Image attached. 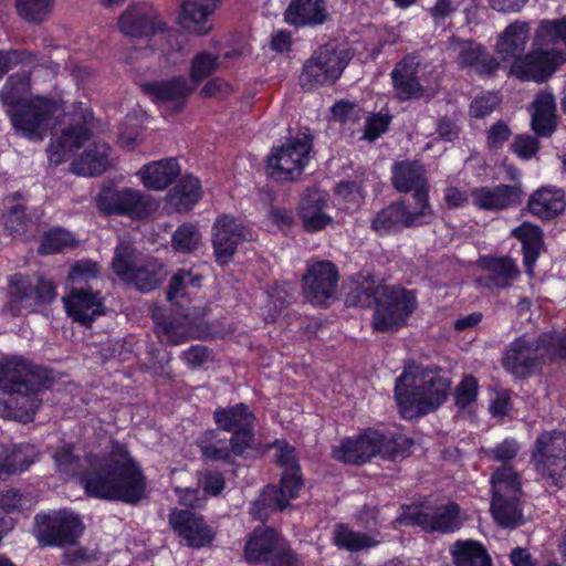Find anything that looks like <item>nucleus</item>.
Returning <instances> with one entry per match:
<instances>
[{
  "mask_svg": "<svg viewBox=\"0 0 566 566\" xmlns=\"http://www.w3.org/2000/svg\"><path fill=\"white\" fill-rule=\"evenodd\" d=\"M6 228L14 237L25 235L28 231V221L24 219V208L22 206L17 205L11 208L6 221Z\"/></svg>",
  "mask_w": 566,
  "mask_h": 566,
  "instance_id": "59",
  "label": "nucleus"
},
{
  "mask_svg": "<svg viewBox=\"0 0 566 566\" xmlns=\"http://www.w3.org/2000/svg\"><path fill=\"white\" fill-rule=\"evenodd\" d=\"M200 449L202 454L207 459L212 460H231L232 457L241 455L243 452H237L234 450L233 438L229 441L217 440L214 442H207L202 440L200 442Z\"/></svg>",
  "mask_w": 566,
  "mask_h": 566,
  "instance_id": "51",
  "label": "nucleus"
},
{
  "mask_svg": "<svg viewBox=\"0 0 566 566\" xmlns=\"http://www.w3.org/2000/svg\"><path fill=\"white\" fill-rule=\"evenodd\" d=\"M298 216L306 231L315 232L332 223L328 213V195L317 188H308L298 203Z\"/></svg>",
  "mask_w": 566,
  "mask_h": 566,
  "instance_id": "26",
  "label": "nucleus"
},
{
  "mask_svg": "<svg viewBox=\"0 0 566 566\" xmlns=\"http://www.w3.org/2000/svg\"><path fill=\"white\" fill-rule=\"evenodd\" d=\"M213 248L218 263L227 264L233 256L237 247L247 240L244 227L230 216L217 219L213 227Z\"/></svg>",
  "mask_w": 566,
  "mask_h": 566,
  "instance_id": "27",
  "label": "nucleus"
},
{
  "mask_svg": "<svg viewBox=\"0 0 566 566\" xmlns=\"http://www.w3.org/2000/svg\"><path fill=\"white\" fill-rule=\"evenodd\" d=\"M421 65L417 56L408 55L398 62L391 71L396 96L400 101L417 99L423 96Z\"/></svg>",
  "mask_w": 566,
  "mask_h": 566,
  "instance_id": "24",
  "label": "nucleus"
},
{
  "mask_svg": "<svg viewBox=\"0 0 566 566\" xmlns=\"http://www.w3.org/2000/svg\"><path fill=\"white\" fill-rule=\"evenodd\" d=\"M36 392H9L11 396L7 401L10 409V416L18 421L29 422L33 419L35 411L40 406Z\"/></svg>",
  "mask_w": 566,
  "mask_h": 566,
  "instance_id": "44",
  "label": "nucleus"
},
{
  "mask_svg": "<svg viewBox=\"0 0 566 566\" xmlns=\"http://www.w3.org/2000/svg\"><path fill=\"white\" fill-rule=\"evenodd\" d=\"M312 139L307 134H298L282 146L272 149L268 157V172L279 180H294L310 160Z\"/></svg>",
  "mask_w": 566,
  "mask_h": 566,
  "instance_id": "11",
  "label": "nucleus"
},
{
  "mask_svg": "<svg viewBox=\"0 0 566 566\" xmlns=\"http://www.w3.org/2000/svg\"><path fill=\"white\" fill-rule=\"evenodd\" d=\"M10 463L14 464V474L29 469L38 459L36 451L31 444H21L10 448Z\"/></svg>",
  "mask_w": 566,
  "mask_h": 566,
  "instance_id": "53",
  "label": "nucleus"
},
{
  "mask_svg": "<svg viewBox=\"0 0 566 566\" xmlns=\"http://www.w3.org/2000/svg\"><path fill=\"white\" fill-rule=\"evenodd\" d=\"M201 196L202 188L200 180L192 175H185L168 192L167 201L174 210L186 212L198 203Z\"/></svg>",
  "mask_w": 566,
  "mask_h": 566,
  "instance_id": "37",
  "label": "nucleus"
},
{
  "mask_svg": "<svg viewBox=\"0 0 566 566\" xmlns=\"http://www.w3.org/2000/svg\"><path fill=\"white\" fill-rule=\"evenodd\" d=\"M84 530L80 516L61 510L35 516L34 534L41 545H73Z\"/></svg>",
  "mask_w": 566,
  "mask_h": 566,
  "instance_id": "12",
  "label": "nucleus"
},
{
  "mask_svg": "<svg viewBox=\"0 0 566 566\" xmlns=\"http://www.w3.org/2000/svg\"><path fill=\"white\" fill-rule=\"evenodd\" d=\"M539 145L535 137L530 135L515 136L511 149L521 159H530L538 151Z\"/></svg>",
  "mask_w": 566,
  "mask_h": 566,
  "instance_id": "56",
  "label": "nucleus"
},
{
  "mask_svg": "<svg viewBox=\"0 0 566 566\" xmlns=\"http://www.w3.org/2000/svg\"><path fill=\"white\" fill-rule=\"evenodd\" d=\"M9 285L8 310L14 316L34 312L55 297L54 286L41 277H24L14 274L9 279Z\"/></svg>",
  "mask_w": 566,
  "mask_h": 566,
  "instance_id": "13",
  "label": "nucleus"
},
{
  "mask_svg": "<svg viewBox=\"0 0 566 566\" xmlns=\"http://www.w3.org/2000/svg\"><path fill=\"white\" fill-rule=\"evenodd\" d=\"M75 237L62 228H53L42 237L39 252L42 254H52L62 252L65 249L76 245Z\"/></svg>",
  "mask_w": 566,
  "mask_h": 566,
  "instance_id": "47",
  "label": "nucleus"
},
{
  "mask_svg": "<svg viewBox=\"0 0 566 566\" xmlns=\"http://www.w3.org/2000/svg\"><path fill=\"white\" fill-rule=\"evenodd\" d=\"M455 566H492L485 548L475 541H457L451 549Z\"/></svg>",
  "mask_w": 566,
  "mask_h": 566,
  "instance_id": "43",
  "label": "nucleus"
},
{
  "mask_svg": "<svg viewBox=\"0 0 566 566\" xmlns=\"http://www.w3.org/2000/svg\"><path fill=\"white\" fill-rule=\"evenodd\" d=\"M530 39L531 23L516 20L497 35L495 53L509 64L510 75L541 83L566 62V18L541 20L532 48L525 53Z\"/></svg>",
  "mask_w": 566,
  "mask_h": 566,
  "instance_id": "1",
  "label": "nucleus"
},
{
  "mask_svg": "<svg viewBox=\"0 0 566 566\" xmlns=\"http://www.w3.org/2000/svg\"><path fill=\"white\" fill-rule=\"evenodd\" d=\"M448 49L457 54V60L461 67L470 69L475 73L489 74L499 66L496 60L473 41L451 39Z\"/></svg>",
  "mask_w": 566,
  "mask_h": 566,
  "instance_id": "30",
  "label": "nucleus"
},
{
  "mask_svg": "<svg viewBox=\"0 0 566 566\" xmlns=\"http://www.w3.org/2000/svg\"><path fill=\"white\" fill-rule=\"evenodd\" d=\"M274 448L276 449V461L282 468H284V471L300 470L293 447L289 446L284 441H277L274 444Z\"/></svg>",
  "mask_w": 566,
  "mask_h": 566,
  "instance_id": "60",
  "label": "nucleus"
},
{
  "mask_svg": "<svg viewBox=\"0 0 566 566\" xmlns=\"http://www.w3.org/2000/svg\"><path fill=\"white\" fill-rule=\"evenodd\" d=\"M528 208L541 219L555 218L565 208L564 192L555 187H543L530 197Z\"/></svg>",
  "mask_w": 566,
  "mask_h": 566,
  "instance_id": "39",
  "label": "nucleus"
},
{
  "mask_svg": "<svg viewBox=\"0 0 566 566\" xmlns=\"http://www.w3.org/2000/svg\"><path fill=\"white\" fill-rule=\"evenodd\" d=\"M303 486L300 470L283 471L280 489L266 486L251 506V514L258 520H265L271 512L283 511L290 501L297 497Z\"/></svg>",
  "mask_w": 566,
  "mask_h": 566,
  "instance_id": "18",
  "label": "nucleus"
},
{
  "mask_svg": "<svg viewBox=\"0 0 566 566\" xmlns=\"http://www.w3.org/2000/svg\"><path fill=\"white\" fill-rule=\"evenodd\" d=\"M512 234L522 243L524 265L526 272L532 275L533 268L543 247V232L539 227L530 222H523L520 227L512 230Z\"/></svg>",
  "mask_w": 566,
  "mask_h": 566,
  "instance_id": "42",
  "label": "nucleus"
},
{
  "mask_svg": "<svg viewBox=\"0 0 566 566\" xmlns=\"http://www.w3.org/2000/svg\"><path fill=\"white\" fill-rule=\"evenodd\" d=\"M483 266L489 274L482 276L479 282L489 290H500L511 285L518 270L510 258H492L483 260Z\"/></svg>",
  "mask_w": 566,
  "mask_h": 566,
  "instance_id": "36",
  "label": "nucleus"
},
{
  "mask_svg": "<svg viewBox=\"0 0 566 566\" xmlns=\"http://www.w3.org/2000/svg\"><path fill=\"white\" fill-rule=\"evenodd\" d=\"M450 379L439 369L409 363L396 379L395 398L405 419L438 409L447 399Z\"/></svg>",
  "mask_w": 566,
  "mask_h": 566,
  "instance_id": "4",
  "label": "nucleus"
},
{
  "mask_svg": "<svg viewBox=\"0 0 566 566\" xmlns=\"http://www.w3.org/2000/svg\"><path fill=\"white\" fill-rule=\"evenodd\" d=\"M492 502L491 512L494 520L504 527L523 524L520 504L522 494L517 473L511 467L497 469L491 476Z\"/></svg>",
  "mask_w": 566,
  "mask_h": 566,
  "instance_id": "8",
  "label": "nucleus"
},
{
  "mask_svg": "<svg viewBox=\"0 0 566 566\" xmlns=\"http://www.w3.org/2000/svg\"><path fill=\"white\" fill-rule=\"evenodd\" d=\"M390 116L378 113L367 118L364 137L370 142L377 139L389 126Z\"/></svg>",
  "mask_w": 566,
  "mask_h": 566,
  "instance_id": "57",
  "label": "nucleus"
},
{
  "mask_svg": "<svg viewBox=\"0 0 566 566\" xmlns=\"http://www.w3.org/2000/svg\"><path fill=\"white\" fill-rule=\"evenodd\" d=\"M244 556L248 562H265L272 566H294L295 557L285 539L270 528H258L250 536Z\"/></svg>",
  "mask_w": 566,
  "mask_h": 566,
  "instance_id": "16",
  "label": "nucleus"
},
{
  "mask_svg": "<svg viewBox=\"0 0 566 566\" xmlns=\"http://www.w3.org/2000/svg\"><path fill=\"white\" fill-rule=\"evenodd\" d=\"M144 91L159 103H171L174 111L180 112L195 87L184 76L167 81L146 83Z\"/></svg>",
  "mask_w": 566,
  "mask_h": 566,
  "instance_id": "32",
  "label": "nucleus"
},
{
  "mask_svg": "<svg viewBox=\"0 0 566 566\" xmlns=\"http://www.w3.org/2000/svg\"><path fill=\"white\" fill-rule=\"evenodd\" d=\"M338 281L337 270L332 262L314 263L303 276L304 295L314 305H323L331 298Z\"/></svg>",
  "mask_w": 566,
  "mask_h": 566,
  "instance_id": "22",
  "label": "nucleus"
},
{
  "mask_svg": "<svg viewBox=\"0 0 566 566\" xmlns=\"http://www.w3.org/2000/svg\"><path fill=\"white\" fill-rule=\"evenodd\" d=\"M413 441L403 434L385 436L367 430L357 439H346L334 450V458L344 463H363L373 457L396 461L411 453Z\"/></svg>",
  "mask_w": 566,
  "mask_h": 566,
  "instance_id": "7",
  "label": "nucleus"
},
{
  "mask_svg": "<svg viewBox=\"0 0 566 566\" xmlns=\"http://www.w3.org/2000/svg\"><path fill=\"white\" fill-rule=\"evenodd\" d=\"M473 205L481 210H503L522 201L523 192L517 185L479 187L471 191Z\"/></svg>",
  "mask_w": 566,
  "mask_h": 566,
  "instance_id": "29",
  "label": "nucleus"
},
{
  "mask_svg": "<svg viewBox=\"0 0 566 566\" xmlns=\"http://www.w3.org/2000/svg\"><path fill=\"white\" fill-rule=\"evenodd\" d=\"M333 542L338 547L347 551H360L378 544V541L363 533L354 532L344 524L335 526L333 532Z\"/></svg>",
  "mask_w": 566,
  "mask_h": 566,
  "instance_id": "45",
  "label": "nucleus"
},
{
  "mask_svg": "<svg viewBox=\"0 0 566 566\" xmlns=\"http://www.w3.org/2000/svg\"><path fill=\"white\" fill-rule=\"evenodd\" d=\"M554 356L566 358V334L547 333L538 339L522 336L507 348L503 366L510 373L524 377Z\"/></svg>",
  "mask_w": 566,
  "mask_h": 566,
  "instance_id": "6",
  "label": "nucleus"
},
{
  "mask_svg": "<svg viewBox=\"0 0 566 566\" xmlns=\"http://www.w3.org/2000/svg\"><path fill=\"white\" fill-rule=\"evenodd\" d=\"M232 88L229 83L221 78H213L209 81L201 90L205 97L224 98L230 95Z\"/></svg>",
  "mask_w": 566,
  "mask_h": 566,
  "instance_id": "63",
  "label": "nucleus"
},
{
  "mask_svg": "<svg viewBox=\"0 0 566 566\" xmlns=\"http://www.w3.org/2000/svg\"><path fill=\"white\" fill-rule=\"evenodd\" d=\"M201 243V234L198 229L190 223L180 226L174 233L171 244L172 248L182 253H189Z\"/></svg>",
  "mask_w": 566,
  "mask_h": 566,
  "instance_id": "50",
  "label": "nucleus"
},
{
  "mask_svg": "<svg viewBox=\"0 0 566 566\" xmlns=\"http://www.w3.org/2000/svg\"><path fill=\"white\" fill-rule=\"evenodd\" d=\"M117 28L127 38L174 36L164 17L146 2L128 6L118 17Z\"/></svg>",
  "mask_w": 566,
  "mask_h": 566,
  "instance_id": "14",
  "label": "nucleus"
},
{
  "mask_svg": "<svg viewBox=\"0 0 566 566\" xmlns=\"http://www.w3.org/2000/svg\"><path fill=\"white\" fill-rule=\"evenodd\" d=\"M500 104V97L495 93H483L476 96L470 106L471 115L476 118H482L490 115L494 108Z\"/></svg>",
  "mask_w": 566,
  "mask_h": 566,
  "instance_id": "55",
  "label": "nucleus"
},
{
  "mask_svg": "<svg viewBox=\"0 0 566 566\" xmlns=\"http://www.w3.org/2000/svg\"><path fill=\"white\" fill-rule=\"evenodd\" d=\"M90 137L87 128L83 125L73 126L54 136L48 147L49 161L60 165L77 150Z\"/></svg>",
  "mask_w": 566,
  "mask_h": 566,
  "instance_id": "35",
  "label": "nucleus"
},
{
  "mask_svg": "<svg viewBox=\"0 0 566 566\" xmlns=\"http://www.w3.org/2000/svg\"><path fill=\"white\" fill-rule=\"evenodd\" d=\"M325 17L324 0H292L284 13L285 22L294 27L319 24Z\"/></svg>",
  "mask_w": 566,
  "mask_h": 566,
  "instance_id": "38",
  "label": "nucleus"
},
{
  "mask_svg": "<svg viewBox=\"0 0 566 566\" xmlns=\"http://www.w3.org/2000/svg\"><path fill=\"white\" fill-rule=\"evenodd\" d=\"M336 193L353 207H358L365 197L363 186L356 181L339 184L336 188Z\"/></svg>",
  "mask_w": 566,
  "mask_h": 566,
  "instance_id": "58",
  "label": "nucleus"
},
{
  "mask_svg": "<svg viewBox=\"0 0 566 566\" xmlns=\"http://www.w3.org/2000/svg\"><path fill=\"white\" fill-rule=\"evenodd\" d=\"M219 57L208 51L198 52L191 61L190 80L191 85L196 88L210 74L221 67Z\"/></svg>",
  "mask_w": 566,
  "mask_h": 566,
  "instance_id": "46",
  "label": "nucleus"
},
{
  "mask_svg": "<svg viewBox=\"0 0 566 566\" xmlns=\"http://www.w3.org/2000/svg\"><path fill=\"white\" fill-rule=\"evenodd\" d=\"M63 303L69 316L82 324H90L95 316L104 313L99 294L84 289H72L63 297Z\"/></svg>",
  "mask_w": 566,
  "mask_h": 566,
  "instance_id": "31",
  "label": "nucleus"
},
{
  "mask_svg": "<svg viewBox=\"0 0 566 566\" xmlns=\"http://www.w3.org/2000/svg\"><path fill=\"white\" fill-rule=\"evenodd\" d=\"M518 450V443L514 439L507 438L493 448L483 449V453L493 461L505 463L513 460Z\"/></svg>",
  "mask_w": 566,
  "mask_h": 566,
  "instance_id": "54",
  "label": "nucleus"
},
{
  "mask_svg": "<svg viewBox=\"0 0 566 566\" xmlns=\"http://www.w3.org/2000/svg\"><path fill=\"white\" fill-rule=\"evenodd\" d=\"M416 202L420 206L418 211H410L403 202H397L382 209L373 219L371 228L379 234H386L426 222L432 217V209L429 202L423 201L421 192L416 196Z\"/></svg>",
  "mask_w": 566,
  "mask_h": 566,
  "instance_id": "19",
  "label": "nucleus"
},
{
  "mask_svg": "<svg viewBox=\"0 0 566 566\" xmlns=\"http://www.w3.org/2000/svg\"><path fill=\"white\" fill-rule=\"evenodd\" d=\"M43 387L40 373L22 357L0 361V389L9 392H38Z\"/></svg>",
  "mask_w": 566,
  "mask_h": 566,
  "instance_id": "20",
  "label": "nucleus"
},
{
  "mask_svg": "<svg viewBox=\"0 0 566 566\" xmlns=\"http://www.w3.org/2000/svg\"><path fill=\"white\" fill-rule=\"evenodd\" d=\"M96 203L105 213L127 216L134 219L145 218L158 208L156 200L150 195L130 188L104 189L97 196Z\"/></svg>",
  "mask_w": 566,
  "mask_h": 566,
  "instance_id": "15",
  "label": "nucleus"
},
{
  "mask_svg": "<svg viewBox=\"0 0 566 566\" xmlns=\"http://www.w3.org/2000/svg\"><path fill=\"white\" fill-rule=\"evenodd\" d=\"M478 389V380L473 376L463 377L455 388V405L461 409L470 408L476 400Z\"/></svg>",
  "mask_w": 566,
  "mask_h": 566,
  "instance_id": "52",
  "label": "nucleus"
},
{
  "mask_svg": "<svg viewBox=\"0 0 566 566\" xmlns=\"http://www.w3.org/2000/svg\"><path fill=\"white\" fill-rule=\"evenodd\" d=\"M169 522L190 547L201 548L209 545L214 538L213 531L205 523L203 518L189 510L172 511Z\"/></svg>",
  "mask_w": 566,
  "mask_h": 566,
  "instance_id": "25",
  "label": "nucleus"
},
{
  "mask_svg": "<svg viewBox=\"0 0 566 566\" xmlns=\"http://www.w3.org/2000/svg\"><path fill=\"white\" fill-rule=\"evenodd\" d=\"M57 471L67 476L81 475L86 492L95 497L138 502L145 494V476L127 449L112 442L102 455L75 457L71 446L54 454Z\"/></svg>",
  "mask_w": 566,
  "mask_h": 566,
  "instance_id": "2",
  "label": "nucleus"
},
{
  "mask_svg": "<svg viewBox=\"0 0 566 566\" xmlns=\"http://www.w3.org/2000/svg\"><path fill=\"white\" fill-rule=\"evenodd\" d=\"M53 8V0H17L20 17L30 22L45 20Z\"/></svg>",
  "mask_w": 566,
  "mask_h": 566,
  "instance_id": "49",
  "label": "nucleus"
},
{
  "mask_svg": "<svg viewBox=\"0 0 566 566\" xmlns=\"http://www.w3.org/2000/svg\"><path fill=\"white\" fill-rule=\"evenodd\" d=\"M347 302L361 307L375 304L374 327L378 332L400 328L416 308V296L412 291L400 286H375L371 280H366L358 286Z\"/></svg>",
  "mask_w": 566,
  "mask_h": 566,
  "instance_id": "5",
  "label": "nucleus"
},
{
  "mask_svg": "<svg viewBox=\"0 0 566 566\" xmlns=\"http://www.w3.org/2000/svg\"><path fill=\"white\" fill-rule=\"evenodd\" d=\"M532 459L536 471L557 485L559 475L566 470V433L552 431L541 434Z\"/></svg>",
  "mask_w": 566,
  "mask_h": 566,
  "instance_id": "17",
  "label": "nucleus"
},
{
  "mask_svg": "<svg viewBox=\"0 0 566 566\" xmlns=\"http://www.w3.org/2000/svg\"><path fill=\"white\" fill-rule=\"evenodd\" d=\"M392 181L400 192L413 190L412 199L416 201L418 192L423 195V201L428 202L427 180L423 167L417 161H401L392 167Z\"/></svg>",
  "mask_w": 566,
  "mask_h": 566,
  "instance_id": "34",
  "label": "nucleus"
},
{
  "mask_svg": "<svg viewBox=\"0 0 566 566\" xmlns=\"http://www.w3.org/2000/svg\"><path fill=\"white\" fill-rule=\"evenodd\" d=\"M30 90V77L11 75L3 97L9 104L8 113L14 129L31 140H42L55 125V118L64 112L62 103L43 96L25 97Z\"/></svg>",
  "mask_w": 566,
  "mask_h": 566,
  "instance_id": "3",
  "label": "nucleus"
},
{
  "mask_svg": "<svg viewBox=\"0 0 566 566\" xmlns=\"http://www.w3.org/2000/svg\"><path fill=\"white\" fill-rule=\"evenodd\" d=\"M201 276L192 271L180 270L177 272L169 284L168 300L176 302L178 298L190 294V289L200 286Z\"/></svg>",
  "mask_w": 566,
  "mask_h": 566,
  "instance_id": "48",
  "label": "nucleus"
},
{
  "mask_svg": "<svg viewBox=\"0 0 566 566\" xmlns=\"http://www.w3.org/2000/svg\"><path fill=\"white\" fill-rule=\"evenodd\" d=\"M407 524L419 525L427 531L454 532L461 525L459 507L449 503L437 507L434 512L415 511L402 517Z\"/></svg>",
  "mask_w": 566,
  "mask_h": 566,
  "instance_id": "28",
  "label": "nucleus"
},
{
  "mask_svg": "<svg viewBox=\"0 0 566 566\" xmlns=\"http://www.w3.org/2000/svg\"><path fill=\"white\" fill-rule=\"evenodd\" d=\"M511 136V130L504 122L495 123L488 132V146L490 149H499Z\"/></svg>",
  "mask_w": 566,
  "mask_h": 566,
  "instance_id": "62",
  "label": "nucleus"
},
{
  "mask_svg": "<svg viewBox=\"0 0 566 566\" xmlns=\"http://www.w3.org/2000/svg\"><path fill=\"white\" fill-rule=\"evenodd\" d=\"M109 150L111 148L106 144H94L72 163L71 170L80 176L103 174L111 165Z\"/></svg>",
  "mask_w": 566,
  "mask_h": 566,
  "instance_id": "40",
  "label": "nucleus"
},
{
  "mask_svg": "<svg viewBox=\"0 0 566 566\" xmlns=\"http://www.w3.org/2000/svg\"><path fill=\"white\" fill-rule=\"evenodd\" d=\"M217 426L232 433L234 450L244 452L253 439L254 415L244 403L228 408H219L213 413Z\"/></svg>",
  "mask_w": 566,
  "mask_h": 566,
  "instance_id": "21",
  "label": "nucleus"
},
{
  "mask_svg": "<svg viewBox=\"0 0 566 566\" xmlns=\"http://www.w3.org/2000/svg\"><path fill=\"white\" fill-rule=\"evenodd\" d=\"M221 0H181L179 24L197 36L209 34L213 29L212 17Z\"/></svg>",
  "mask_w": 566,
  "mask_h": 566,
  "instance_id": "23",
  "label": "nucleus"
},
{
  "mask_svg": "<svg viewBox=\"0 0 566 566\" xmlns=\"http://www.w3.org/2000/svg\"><path fill=\"white\" fill-rule=\"evenodd\" d=\"M455 10L457 4L453 0H437L434 6L429 9V14L436 23H441Z\"/></svg>",
  "mask_w": 566,
  "mask_h": 566,
  "instance_id": "64",
  "label": "nucleus"
},
{
  "mask_svg": "<svg viewBox=\"0 0 566 566\" xmlns=\"http://www.w3.org/2000/svg\"><path fill=\"white\" fill-rule=\"evenodd\" d=\"M97 265L92 261H80L72 265L69 279L73 282L87 281L96 277Z\"/></svg>",
  "mask_w": 566,
  "mask_h": 566,
  "instance_id": "61",
  "label": "nucleus"
},
{
  "mask_svg": "<svg viewBox=\"0 0 566 566\" xmlns=\"http://www.w3.org/2000/svg\"><path fill=\"white\" fill-rule=\"evenodd\" d=\"M352 59L347 49H339L335 43L318 48L305 62L301 84L312 88L317 85L334 84Z\"/></svg>",
  "mask_w": 566,
  "mask_h": 566,
  "instance_id": "9",
  "label": "nucleus"
},
{
  "mask_svg": "<svg viewBox=\"0 0 566 566\" xmlns=\"http://www.w3.org/2000/svg\"><path fill=\"white\" fill-rule=\"evenodd\" d=\"M112 266L123 281L133 283L143 292L156 289L166 276L163 266L157 261L138 263L132 244L125 240L118 242Z\"/></svg>",
  "mask_w": 566,
  "mask_h": 566,
  "instance_id": "10",
  "label": "nucleus"
},
{
  "mask_svg": "<svg viewBox=\"0 0 566 566\" xmlns=\"http://www.w3.org/2000/svg\"><path fill=\"white\" fill-rule=\"evenodd\" d=\"M532 128L539 136H549L555 129L556 104L554 96L546 91L539 92L533 104Z\"/></svg>",
  "mask_w": 566,
  "mask_h": 566,
  "instance_id": "41",
  "label": "nucleus"
},
{
  "mask_svg": "<svg viewBox=\"0 0 566 566\" xmlns=\"http://www.w3.org/2000/svg\"><path fill=\"white\" fill-rule=\"evenodd\" d=\"M180 175V166L175 158H165L144 165L137 176L145 188L163 191Z\"/></svg>",
  "mask_w": 566,
  "mask_h": 566,
  "instance_id": "33",
  "label": "nucleus"
}]
</instances>
